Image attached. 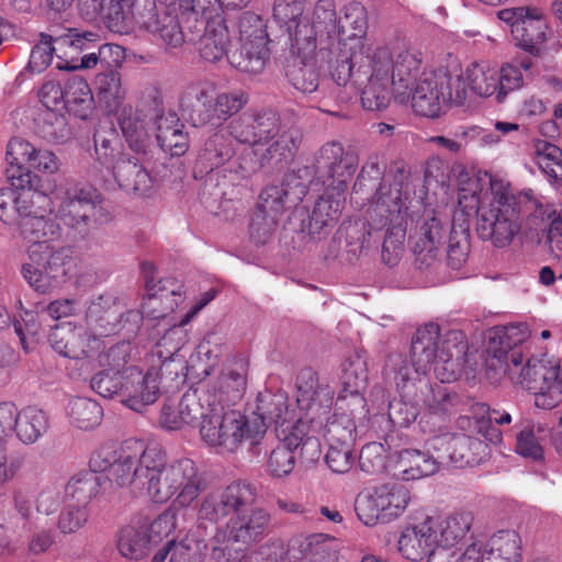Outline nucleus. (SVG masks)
Here are the masks:
<instances>
[{"label":"nucleus","mask_w":562,"mask_h":562,"mask_svg":"<svg viewBox=\"0 0 562 562\" xmlns=\"http://www.w3.org/2000/svg\"><path fill=\"white\" fill-rule=\"evenodd\" d=\"M179 405L180 414H183L182 418L187 420V425H193L204 422L216 403L212 401L211 392L202 387L187 391L179 401Z\"/></svg>","instance_id":"nucleus-57"},{"label":"nucleus","mask_w":562,"mask_h":562,"mask_svg":"<svg viewBox=\"0 0 562 562\" xmlns=\"http://www.w3.org/2000/svg\"><path fill=\"white\" fill-rule=\"evenodd\" d=\"M386 63L385 56L378 58V65L368 55L364 60H353L348 80L336 85L360 92L363 109L382 111L389 106L394 94L393 83L382 68Z\"/></svg>","instance_id":"nucleus-15"},{"label":"nucleus","mask_w":562,"mask_h":562,"mask_svg":"<svg viewBox=\"0 0 562 562\" xmlns=\"http://www.w3.org/2000/svg\"><path fill=\"white\" fill-rule=\"evenodd\" d=\"M14 188L15 195L12 211L18 214L19 221L33 216L35 212H40L48 203H53L44 193L32 190L31 184Z\"/></svg>","instance_id":"nucleus-64"},{"label":"nucleus","mask_w":562,"mask_h":562,"mask_svg":"<svg viewBox=\"0 0 562 562\" xmlns=\"http://www.w3.org/2000/svg\"><path fill=\"white\" fill-rule=\"evenodd\" d=\"M67 414L72 425L79 429H92L102 419L103 409L94 400L75 397L67 405Z\"/></svg>","instance_id":"nucleus-60"},{"label":"nucleus","mask_w":562,"mask_h":562,"mask_svg":"<svg viewBox=\"0 0 562 562\" xmlns=\"http://www.w3.org/2000/svg\"><path fill=\"white\" fill-rule=\"evenodd\" d=\"M467 350L465 335L460 330L440 334L438 324L428 323L418 328L411 346V366L417 372H428L434 367L441 382L454 379L456 368Z\"/></svg>","instance_id":"nucleus-8"},{"label":"nucleus","mask_w":562,"mask_h":562,"mask_svg":"<svg viewBox=\"0 0 562 562\" xmlns=\"http://www.w3.org/2000/svg\"><path fill=\"white\" fill-rule=\"evenodd\" d=\"M273 19L288 32L292 54L308 57L316 53L315 26L304 15L303 0H274Z\"/></svg>","instance_id":"nucleus-24"},{"label":"nucleus","mask_w":562,"mask_h":562,"mask_svg":"<svg viewBox=\"0 0 562 562\" xmlns=\"http://www.w3.org/2000/svg\"><path fill=\"white\" fill-rule=\"evenodd\" d=\"M181 104L194 126L223 127L213 85L199 82L189 86L181 99Z\"/></svg>","instance_id":"nucleus-29"},{"label":"nucleus","mask_w":562,"mask_h":562,"mask_svg":"<svg viewBox=\"0 0 562 562\" xmlns=\"http://www.w3.org/2000/svg\"><path fill=\"white\" fill-rule=\"evenodd\" d=\"M8 168L5 176L13 187L31 184V169L54 173L59 168L56 155L49 150L36 149L22 138H12L7 148Z\"/></svg>","instance_id":"nucleus-22"},{"label":"nucleus","mask_w":562,"mask_h":562,"mask_svg":"<svg viewBox=\"0 0 562 562\" xmlns=\"http://www.w3.org/2000/svg\"><path fill=\"white\" fill-rule=\"evenodd\" d=\"M304 176H310L308 167L285 173L280 184L266 187L257 207L280 217L284 211L296 206L307 193Z\"/></svg>","instance_id":"nucleus-26"},{"label":"nucleus","mask_w":562,"mask_h":562,"mask_svg":"<svg viewBox=\"0 0 562 562\" xmlns=\"http://www.w3.org/2000/svg\"><path fill=\"white\" fill-rule=\"evenodd\" d=\"M340 234L345 236L346 251L351 255L350 260L367 254L380 240L378 227L371 218L370 222L356 220L344 223Z\"/></svg>","instance_id":"nucleus-49"},{"label":"nucleus","mask_w":562,"mask_h":562,"mask_svg":"<svg viewBox=\"0 0 562 562\" xmlns=\"http://www.w3.org/2000/svg\"><path fill=\"white\" fill-rule=\"evenodd\" d=\"M37 134L55 143H66L72 137V128L67 117L54 109H44L35 120Z\"/></svg>","instance_id":"nucleus-54"},{"label":"nucleus","mask_w":562,"mask_h":562,"mask_svg":"<svg viewBox=\"0 0 562 562\" xmlns=\"http://www.w3.org/2000/svg\"><path fill=\"white\" fill-rule=\"evenodd\" d=\"M123 312L112 295H100L87 307L86 325L71 322L52 328L48 341L54 351L72 360L94 359L103 347L101 336L122 329Z\"/></svg>","instance_id":"nucleus-3"},{"label":"nucleus","mask_w":562,"mask_h":562,"mask_svg":"<svg viewBox=\"0 0 562 562\" xmlns=\"http://www.w3.org/2000/svg\"><path fill=\"white\" fill-rule=\"evenodd\" d=\"M297 406L305 411V418L313 428H318L326 445H352L356 425L349 415H334L326 419L323 426V417H326L334 403V391L329 384L321 382L316 372L304 369L296 380Z\"/></svg>","instance_id":"nucleus-7"},{"label":"nucleus","mask_w":562,"mask_h":562,"mask_svg":"<svg viewBox=\"0 0 562 562\" xmlns=\"http://www.w3.org/2000/svg\"><path fill=\"white\" fill-rule=\"evenodd\" d=\"M446 227L436 216L427 217L419 227L414 243L416 262L419 267H430L437 257L438 246L441 244Z\"/></svg>","instance_id":"nucleus-47"},{"label":"nucleus","mask_w":562,"mask_h":562,"mask_svg":"<svg viewBox=\"0 0 562 562\" xmlns=\"http://www.w3.org/2000/svg\"><path fill=\"white\" fill-rule=\"evenodd\" d=\"M248 434H250L251 450L259 456L258 445L266 435L269 425L274 424L282 435L293 431L294 426L301 425L305 430L303 417H297L294 409L289 407V398L283 392L260 393L257 397L256 411L247 416Z\"/></svg>","instance_id":"nucleus-14"},{"label":"nucleus","mask_w":562,"mask_h":562,"mask_svg":"<svg viewBox=\"0 0 562 562\" xmlns=\"http://www.w3.org/2000/svg\"><path fill=\"white\" fill-rule=\"evenodd\" d=\"M268 42L267 24L262 18L244 12L239 19V47L227 55V60L243 72L260 74L270 56Z\"/></svg>","instance_id":"nucleus-16"},{"label":"nucleus","mask_w":562,"mask_h":562,"mask_svg":"<svg viewBox=\"0 0 562 562\" xmlns=\"http://www.w3.org/2000/svg\"><path fill=\"white\" fill-rule=\"evenodd\" d=\"M358 156L353 151H345L341 144L330 142L321 147L310 175L315 173L326 190L344 195L348 181L358 167Z\"/></svg>","instance_id":"nucleus-23"},{"label":"nucleus","mask_w":562,"mask_h":562,"mask_svg":"<svg viewBox=\"0 0 562 562\" xmlns=\"http://www.w3.org/2000/svg\"><path fill=\"white\" fill-rule=\"evenodd\" d=\"M551 35L543 12L532 7L521 24L513 29V37L517 45L532 56H541L546 49V42Z\"/></svg>","instance_id":"nucleus-39"},{"label":"nucleus","mask_w":562,"mask_h":562,"mask_svg":"<svg viewBox=\"0 0 562 562\" xmlns=\"http://www.w3.org/2000/svg\"><path fill=\"white\" fill-rule=\"evenodd\" d=\"M427 372H418L416 386L419 405H425L432 414H447L453 404L454 397L450 395L447 387L436 385L435 387L426 378Z\"/></svg>","instance_id":"nucleus-58"},{"label":"nucleus","mask_w":562,"mask_h":562,"mask_svg":"<svg viewBox=\"0 0 562 562\" xmlns=\"http://www.w3.org/2000/svg\"><path fill=\"white\" fill-rule=\"evenodd\" d=\"M147 448L144 447L143 442L136 440H128L123 443L119 449V456L113 464V468L108 476V487L111 482L117 486L133 485L139 488L143 476H140L143 463L145 461V453Z\"/></svg>","instance_id":"nucleus-32"},{"label":"nucleus","mask_w":562,"mask_h":562,"mask_svg":"<svg viewBox=\"0 0 562 562\" xmlns=\"http://www.w3.org/2000/svg\"><path fill=\"white\" fill-rule=\"evenodd\" d=\"M246 416L236 411H225L214 405L210 415L200 424V435L205 443L220 452H234L243 440L250 441Z\"/></svg>","instance_id":"nucleus-21"},{"label":"nucleus","mask_w":562,"mask_h":562,"mask_svg":"<svg viewBox=\"0 0 562 562\" xmlns=\"http://www.w3.org/2000/svg\"><path fill=\"white\" fill-rule=\"evenodd\" d=\"M451 448V452L447 454L445 463L451 462L457 467L479 465L490 456V447L486 442L464 434L454 435Z\"/></svg>","instance_id":"nucleus-50"},{"label":"nucleus","mask_w":562,"mask_h":562,"mask_svg":"<svg viewBox=\"0 0 562 562\" xmlns=\"http://www.w3.org/2000/svg\"><path fill=\"white\" fill-rule=\"evenodd\" d=\"M288 554L289 561L339 562L334 539L323 533L292 537L288 543Z\"/></svg>","instance_id":"nucleus-35"},{"label":"nucleus","mask_w":562,"mask_h":562,"mask_svg":"<svg viewBox=\"0 0 562 562\" xmlns=\"http://www.w3.org/2000/svg\"><path fill=\"white\" fill-rule=\"evenodd\" d=\"M204 33L200 38L199 50L201 57L210 63H216L231 54V33L226 20L222 14L210 16L204 21Z\"/></svg>","instance_id":"nucleus-43"},{"label":"nucleus","mask_w":562,"mask_h":562,"mask_svg":"<svg viewBox=\"0 0 562 562\" xmlns=\"http://www.w3.org/2000/svg\"><path fill=\"white\" fill-rule=\"evenodd\" d=\"M93 89L99 105L109 114L117 112L127 94L122 76L115 69L99 72L93 80Z\"/></svg>","instance_id":"nucleus-46"},{"label":"nucleus","mask_w":562,"mask_h":562,"mask_svg":"<svg viewBox=\"0 0 562 562\" xmlns=\"http://www.w3.org/2000/svg\"><path fill=\"white\" fill-rule=\"evenodd\" d=\"M156 139L161 150L171 157L184 155L189 149V136L184 124L173 112L156 115Z\"/></svg>","instance_id":"nucleus-41"},{"label":"nucleus","mask_w":562,"mask_h":562,"mask_svg":"<svg viewBox=\"0 0 562 562\" xmlns=\"http://www.w3.org/2000/svg\"><path fill=\"white\" fill-rule=\"evenodd\" d=\"M316 443L313 438L307 437L306 431L301 429V425L294 426L293 431L283 435L282 442L274 448L267 462V471L273 477H284L289 475L295 467L294 451L300 446Z\"/></svg>","instance_id":"nucleus-38"},{"label":"nucleus","mask_w":562,"mask_h":562,"mask_svg":"<svg viewBox=\"0 0 562 562\" xmlns=\"http://www.w3.org/2000/svg\"><path fill=\"white\" fill-rule=\"evenodd\" d=\"M150 543L153 542L146 533V528L142 526L139 520L135 525H128L121 529L117 549L122 557L130 560H139L147 554Z\"/></svg>","instance_id":"nucleus-56"},{"label":"nucleus","mask_w":562,"mask_h":562,"mask_svg":"<svg viewBox=\"0 0 562 562\" xmlns=\"http://www.w3.org/2000/svg\"><path fill=\"white\" fill-rule=\"evenodd\" d=\"M124 398L122 402L131 409L142 413L148 405L154 404L159 395L158 373L151 363L150 369L143 374L136 367L124 371Z\"/></svg>","instance_id":"nucleus-31"},{"label":"nucleus","mask_w":562,"mask_h":562,"mask_svg":"<svg viewBox=\"0 0 562 562\" xmlns=\"http://www.w3.org/2000/svg\"><path fill=\"white\" fill-rule=\"evenodd\" d=\"M292 55L296 57L299 61H294V64L288 68L286 76L289 80L296 90L303 93L316 91L319 85V75L313 63L315 53L308 57L299 54Z\"/></svg>","instance_id":"nucleus-61"},{"label":"nucleus","mask_w":562,"mask_h":562,"mask_svg":"<svg viewBox=\"0 0 562 562\" xmlns=\"http://www.w3.org/2000/svg\"><path fill=\"white\" fill-rule=\"evenodd\" d=\"M470 91L480 97L497 95L498 69L485 64H473L465 69Z\"/></svg>","instance_id":"nucleus-62"},{"label":"nucleus","mask_w":562,"mask_h":562,"mask_svg":"<svg viewBox=\"0 0 562 562\" xmlns=\"http://www.w3.org/2000/svg\"><path fill=\"white\" fill-rule=\"evenodd\" d=\"M472 522L471 513H457L442 521L435 519L437 548L451 550L452 547L462 542L469 533Z\"/></svg>","instance_id":"nucleus-52"},{"label":"nucleus","mask_w":562,"mask_h":562,"mask_svg":"<svg viewBox=\"0 0 562 562\" xmlns=\"http://www.w3.org/2000/svg\"><path fill=\"white\" fill-rule=\"evenodd\" d=\"M15 420L14 431L26 445L37 441L48 429L46 413L36 406H27L19 413L15 412Z\"/></svg>","instance_id":"nucleus-53"},{"label":"nucleus","mask_w":562,"mask_h":562,"mask_svg":"<svg viewBox=\"0 0 562 562\" xmlns=\"http://www.w3.org/2000/svg\"><path fill=\"white\" fill-rule=\"evenodd\" d=\"M108 488V480L103 474L83 472L76 474L65 486V494L76 506L87 505Z\"/></svg>","instance_id":"nucleus-51"},{"label":"nucleus","mask_w":562,"mask_h":562,"mask_svg":"<svg viewBox=\"0 0 562 562\" xmlns=\"http://www.w3.org/2000/svg\"><path fill=\"white\" fill-rule=\"evenodd\" d=\"M492 200L488 205H480L473 193L467 203L464 190L459 193V204L464 209L476 210V232L481 239L496 248L509 246L518 236L522 225V203L526 196H516L509 183L497 177L490 178Z\"/></svg>","instance_id":"nucleus-4"},{"label":"nucleus","mask_w":562,"mask_h":562,"mask_svg":"<svg viewBox=\"0 0 562 562\" xmlns=\"http://www.w3.org/2000/svg\"><path fill=\"white\" fill-rule=\"evenodd\" d=\"M389 367L393 373L396 390L401 395L400 400H393L389 403V419L393 426L406 427L416 419L419 412L416 386L418 372L403 355L391 356Z\"/></svg>","instance_id":"nucleus-20"},{"label":"nucleus","mask_w":562,"mask_h":562,"mask_svg":"<svg viewBox=\"0 0 562 562\" xmlns=\"http://www.w3.org/2000/svg\"><path fill=\"white\" fill-rule=\"evenodd\" d=\"M144 157L128 156L117 160L110 177H103L104 187L110 190L120 188L126 193L137 195L147 194L153 187V180L144 166Z\"/></svg>","instance_id":"nucleus-30"},{"label":"nucleus","mask_w":562,"mask_h":562,"mask_svg":"<svg viewBox=\"0 0 562 562\" xmlns=\"http://www.w3.org/2000/svg\"><path fill=\"white\" fill-rule=\"evenodd\" d=\"M346 198L338 193L326 190V192L316 201L307 217L302 220V231L312 238H321L328 233L331 226L339 217Z\"/></svg>","instance_id":"nucleus-36"},{"label":"nucleus","mask_w":562,"mask_h":562,"mask_svg":"<svg viewBox=\"0 0 562 562\" xmlns=\"http://www.w3.org/2000/svg\"><path fill=\"white\" fill-rule=\"evenodd\" d=\"M367 31L368 18L364 7L358 2L345 5L344 15L338 19L335 36H329L328 44H322L318 50V56L327 64L335 83L348 80L353 60H364L369 53L364 45Z\"/></svg>","instance_id":"nucleus-6"},{"label":"nucleus","mask_w":562,"mask_h":562,"mask_svg":"<svg viewBox=\"0 0 562 562\" xmlns=\"http://www.w3.org/2000/svg\"><path fill=\"white\" fill-rule=\"evenodd\" d=\"M58 201L57 217L81 237L111 221V214L103 205L99 191L90 186L67 183L55 193Z\"/></svg>","instance_id":"nucleus-10"},{"label":"nucleus","mask_w":562,"mask_h":562,"mask_svg":"<svg viewBox=\"0 0 562 562\" xmlns=\"http://www.w3.org/2000/svg\"><path fill=\"white\" fill-rule=\"evenodd\" d=\"M142 465L145 470L140 473L143 479L139 488H144L154 503H167L172 498L173 490L166 453L157 447H147Z\"/></svg>","instance_id":"nucleus-28"},{"label":"nucleus","mask_w":562,"mask_h":562,"mask_svg":"<svg viewBox=\"0 0 562 562\" xmlns=\"http://www.w3.org/2000/svg\"><path fill=\"white\" fill-rule=\"evenodd\" d=\"M172 497L180 507H188L205 490V480L195 462L182 458L169 463Z\"/></svg>","instance_id":"nucleus-33"},{"label":"nucleus","mask_w":562,"mask_h":562,"mask_svg":"<svg viewBox=\"0 0 562 562\" xmlns=\"http://www.w3.org/2000/svg\"><path fill=\"white\" fill-rule=\"evenodd\" d=\"M138 23L155 37L169 47H179L186 41L181 12L173 0L147 1L139 14Z\"/></svg>","instance_id":"nucleus-25"},{"label":"nucleus","mask_w":562,"mask_h":562,"mask_svg":"<svg viewBox=\"0 0 562 562\" xmlns=\"http://www.w3.org/2000/svg\"><path fill=\"white\" fill-rule=\"evenodd\" d=\"M397 543L398 551L407 560L420 561L425 557L429 558L438 550L435 519L427 517L422 522L407 526L402 531Z\"/></svg>","instance_id":"nucleus-34"},{"label":"nucleus","mask_w":562,"mask_h":562,"mask_svg":"<svg viewBox=\"0 0 562 562\" xmlns=\"http://www.w3.org/2000/svg\"><path fill=\"white\" fill-rule=\"evenodd\" d=\"M368 381L367 362L363 357L356 353L349 357L341 366L340 383L342 386L338 400L348 395L359 396Z\"/></svg>","instance_id":"nucleus-55"},{"label":"nucleus","mask_w":562,"mask_h":562,"mask_svg":"<svg viewBox=\"0 0 562 562\" xmlns=\"http://www.w3.org/2000/svg\"><path fill=\"white\" fill-rule=\"evenodd\" d=\"M184 326L181 319L178 324L165 329L164 335L157 340L150 352V361L154 366H156V360H160L164 357H181L179 351L187 342Z\"/></svg>","instance_id":"nucleus-63"},{"label":"nucleus","mask_w":562,"mask_h":562,"mask_svg":"<svg viewBox=\"0 0 562 562\" xmlns=\"http://www.w3.org/2000/svg\"><path fill=\"white\" fill-rule=\"evenodd\" d=\"M438 85L435 71L422 74L409 97L412 106L417 114L427 117H437L441 114L447 103Z\"/></svg>","instance_id":"nucleus-40"},{"label":"nucleus","mask_w":562,"mask_h":562,"mask_svg":"<svg viewBox=\"0 0 562 562\" xmlns=\"http://www.w3.org/2000/svg\"><path fill=\"white\" fill-rule=\"evenodd\" d=\"M527 331L521 326H508L495 331L487 348L486 369L491 379H509L535 394V405L554 408L561 401L560 364L530 357L524 345Z\"/></svg>","instance_id":"nucleus-1"},{"label":"nucleus","mask_w":562,"mask_h":562,"mask_svg":"<svg viewBox=\"0 0 562 562\" xmlns=\"http://www.w3.org/2000/svg\"><path fill=\"white\" fill-rule=\"evenodd\" d=\"M149 119L143 110L124 106L119 115V125L128 146L138 155L146 156L150 147Z\"/></svg>","instance_id":"nucleus-45"},{"label":"nucleus","mask_w":562,"mask_h":562,"mask_svg":"<svg viewBox=\"0 0 562 562\" xmlns=\"http://www.w3.org/2000/svg\"><path fill=\"white\" fill-rule=\"evenodd\" d=\"M428 562H521V540L514 530H499L488 540H474L461 552L438 549Z\"/></svg>","instance_id":"nucleus-13"},{"label":"nucleus","mask_w":562,"mask_h":562,"mask_svg":"<svg viewBox=\"0 0 562 562\" xmlns=\"http://www.w3.org/2000/svg\"><path fill=\"white\" fill-rule=\"evenodd\" d=\"M226 130L232 138L240 144L269 145L260 156L258 167L272 161L289 162L302 142L301 132L294 127L282 126L280 117L273 111L244 113L232 120Z\"/></svg>","instance_id":"nucleus-5"},{"label":"nucleus","mask_w":562,"mask_h":562,"mask_svg":"<svg viewBox=\"0 0 562 562\" xmlns=\"http://www.w3.org/2000/svg\"><path fill=\"white\" fill-rule=\"evenodd\" d=\"M367 55L375 65H378V58L386 57L387 65L383 68L393 83L394 95L400 102H407L413 87L424 72L422 53L412 47L391 49L387 46H381Z\"/></svg>","instance_id":"nucleus-19"},{"label":"nucleus","mask_w":562,"mask_h":562,"mask_svg":"<svg viewBox=\"0 0 562 562\" xmlns=\"http://www.w3.org/2000/svg\"><path fill=\"white\" fill-rule=\"evenodd\" d=\"M75 0H47L48 7L56 12L69 9ZM82 15L90 21L100 20L105 26L116 33L127 29L133 0H97L94 8L88 0H79Z\"/></svg>","instance_id":"nucleus-27"},{"label":"nucleus","mask_w":562,"mask_h":562,"mask_svg":"<svg viewBox=\"0 0 562 562\" xmlns=\"http://www.w3.org/2000/svg\"><path fill=\"white\" fill-rule=\"evenodd\" d=\"M256 488L241 481H236L229 485L216 488L207 493L200 502L198 508V521L200 526L207 524L221 527L238 513L243 507L252 505L256 499Z\"/></svg>","instance_id":"nucleus-18"},{"label":"nucleus","mask_w":562,"mask_h":562,"mask_svg":"<svg viewBox=\"0 0 562 562\" xmlns=\"http://www.w3.org/2000/svg\"><path fill=\"white\" fill-rule=\"evenodd\" d=\"M271 526V515L262 507H243L235 517L216 528L211 558L216 562H239L251 543L263 539Z\"/></svg>","instance_id":"nucleus-9"},{"label":"nucleus","mask_w":562,"mask_h":562,"mask_svg":"<svg viewBox=\"0 0 562 562\" xmlns=\"http://www.w3.org/2000/svg\"><path fill=\"white\" fill-rule=\"evenodd\" d=\"M93 97L89 85L79 77L69 79L63 106L74 115L86 120L92 110Z\"/></svg>","instance_id":"nucleus-59"},{"label":"nucleus","mask_w":562,"mask_h":562,"mask_svg":"<svg viewBox=\"0 0 562 562\" xmlns=\"http://www.w3.org/2000/svg\"><path fill=\"white\" fill-rule=\"evenodd\" d=\"M212 394V401L225 406L236 404L246 391V366L239 361H234L225 366L217 379L204 389Z\"/></svg>","instance_id":"nucleus-37"},{"label":"nucleus","mask_w":562,"mask_h":562,"mask_svg":"<svg viewBox=\"0 0 562 562\" xmlns=\"http://www.w3.org/2000/svg\"><path fill=\"white\" fill-rule=\"evenodd\" d=\"M515 451L533 461L543 458V445L551 436V427L543 422L521 418L516 425Z\"/></svg>","instance_id":"nucleus-44"},{"label":"nucleus","mask_w":562,"mask_h":562,"mask_svg":"<svg viewBox=\"0 0 562 562\" xmlns=\"http://www.w3.org/2000/svg\"><path fill=\"white\" fill-rule=\"evenodd\" d=\"M231 137L226 126L210 135L199 151L195 169L206 173L218 170L233 183L256 171L258 162L254 159V149L237 150Z\"/></svg>","instance_id":"nucleus-11"},{"label":"nucleus","mask_w":562,"mask_h":562,"mask_svg":"<svg viewBox=\"0 0 562 562\" xmlns=\"http://www.w3.org/2000/svg\"><path fill=\"white\" fill-rule=\"evenodd\" d=\"M409 491L400 484H383L356 497L355 510L366 526L394 521L406 510Z\"/></svg>","instance_id":"nucleus-17"},{"label":"nucleus","mask_w":562,"mask_h":562,"mask_svg":"<svg viewBox=\"0 0 562 562\" xmlns=\"http://www.w3.org/2000/svg\"><path fill=\"white\" fill-rule=\"evenodd\" d=\"M440 92L443 93L447 105H463L468 99L470 88L465 71L457 61L441 66L435 70Z\"/></svg>","instance_id":"nucleus-48"},{"label":"nucleus","mask_w":562,"mask_h":562,"mask_svg":"<svg viewBox=\"0 0 562 562\" xmlns=\"http://www.w3.org/2000/svg\"><path fill=\"white\" fill-rule=\"evenodd\" d=\"M50 204L33 216L18 221L23 238L31 243L29 261L22 266V274L40 293L50 292L65 278L71 252L67 247L53 244L60 235V226L45 216L46 212H53Z\"/></svg>","instance_id":"nucleus-2"},{"label":"nucleus","mask_w":562,"mask_h":562,"mask_svg":"<svg viewBox=\"0 0 562 562\" xmlns=\"http://www.w3.org/2000/svg\"><path fill=\"white\" fill-rule=\"evenodd\" d=\"M407 207L402 191L395 187L381 184L375 194V202L369 209V218L380 231L389 226L382 243L381 257L385 265L395 266L403 254L405 238V216Z\"/></svg>","instance_id":"nucleus-12"},{"label":"nucleus","mask_w":562,"mask_h":562,"mask_svg":"<svg viewBox=\"0 0 562 562\" xmlns=\"http://www.w3.org/2000/svg\"><path fill=\"white\" fill-rule=\"evenodd\" d=\"M445 456H434L426 451L405 449L398 453L395 464L398 477L404 481L419 480L434 475L439 471L441 464L445 463Z\"/></svg>","instance_id":"nucleus-42"}]
</instances>
